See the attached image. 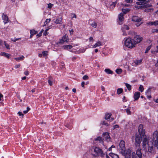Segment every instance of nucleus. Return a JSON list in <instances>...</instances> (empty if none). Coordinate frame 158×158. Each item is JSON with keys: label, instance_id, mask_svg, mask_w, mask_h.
I'll use <instances>...</instances> for the list:
<instances>
[{"label": "nucleus", "instance_id": "obj_1", "mask_svg": "<svg viewBox=\"0 0 158 158\" xmlns=\"http://www.w3.org/2000/svg\"><path fill=\"white\" fill-rule=\"evenodd\" d=\"M143 147L144 150L153 154L156 153V149L158 151V131H155L152 136L143 138Z\"/></svg>", "mask_w": 158, "mask_h": 158}, {"label": "nucleus", "instance_id": "obj_2", "mask_svg": "<svg viewBox=\"0 0 158 158\" xmlns=\"http://www.w3.org/2000/svg\"><path fill=\"white\" fill-rule=\"evenodd\" d=\"M124 143V141L123 140H121L120 141L119 144V151L123 155L125 156V158H131V152L129 149L127 150L126 153L125 154L126 148Z\"/></svg>", "mask_w": 158, "mask_h": 158}, {"label": "nucleus", "instance_id": "obj_3", "mask_svg": "<svg viewBox=\"0 0 158 158\" xmlns=\"http://www.w3.org/2000/svg\"><path fill=\"white\" fill-rule=\"evenodd\" d=\"M89 151L91 152L92 156L94 157L100 156L103 157H104L105 155V154L103 153L102 150L98 147H92Z\"/></svg>", "mask_w": 158, "mask_h": 158}, {"label": "nucleus", "instance_id": "obj_4", "mask_svg": "<svg viewBox=\"0 0 158 158\" xmlns=\"http://www.w3.org/2000/svg\"><path fill=\"white\" fill-rule=\"evenodd\" d=\"M124 46L129 48H132L135 46L133 40L131 38L126 39L124 41Z\"/></svg>", "mask_w": 158, "mask_h": 158}, {"label": "nucleus", "instance_id": "obj_5", "mask_svg": "<svg viewBox=\"0 0 158 158\" xmlns=\"http://www.w3.org/2000/svg\"><path fill=\"white\" fill-rule=\"evenodd\" d=\"M138 2H136V4L138 5H142L141 7L147 8L152 6V5L147 4V0H138Z\"/></svg>", "mask_w": 158, "mask_h": 158}, {"label": "nucleus", "instance_id": "obj_6", "mask_svg": "<svg viewBox=\"0 0 158 158\" xmlns=\"http://www.w3.org/2000/svg\"><path fill=\"white\" fill-rule=\"evenodd\" d=\"M142 154L141 152V149L139 148L136 151V153L135 152L132 153V158H142Z\"/></svg>", "mask_w": 158, "mask_h": 158}, {"label": "nucleus", "instance_id": "obj_7", "mask_svg": "<svg viewBox=\"0 0 158 158\" xmlns=\"http://www.w3.org/2000/svg\"><path fill=\"white\" fill-rule=\"evenodd\" d=\"M142 136L140 134H136L135 137V144L136 146H139L141 143V140L142 139Z\"/></svg>", "mask_w": 158, "mask_h": 158}, {"label": "nucleus", "instance_id": "obj_8", "mask_svg": "<svg viewBox=\"0 0 158 158\" xmlns=\"http://www.w3.org/2000/svg\"><path fill=\"white\" fill-rule=\"evenodd\" d=\"M142 39L143 38L139 35H135L133 39L134 45H135L137 44L140 43L142 40Z\"/></svg>", "mask_w": 158, "mask_h": 158}, {"label": "nucleus", "instance_id": "obj_9", "mask_svg": "<svg viewBox=\"0 0 158 158\" xmlns=\"http://www.w3.org/2000/svg\"><path fill=\"white\" fill-rule=\"evenodd\" d=\"M138 131L139 133V134L142 135L143 137L145 135V133L144 130L143 129V125L142 124H140L138 128Z\"/></svg>", "mask_w": 158, "mask_h": 158}, {"label": "nucleus", "instance_id": "obj_10", "mask_svg": "<svg viewBox=\"0 0 158 158\" xmlns=\"http://www.w3.org/2000/svg\"><path fill=\"white\" fill-rule=\"evenodd\" d=\"M102 136L106 141L109 142L110 141L111 138L108 132H106L103 133Z\"/></svg>", "mask_w": 158, "mask_h": 158}, {"label": "nucleus", "instance_id": "obj_11", "mask_svg": "<svg viewBox=\"0 0 158 158\" xmlns=\"http://www.w3.org/2000/svg\"><path fill=\"white\" fill-rule=\"evenodd\" d=\"M123 15L124 14L123 13H121L118 15V18L119 20L118 21V23L120 25L122 24L123 23V21L124 19Z\"/></svg>", "mask_w": 158, "mask_h": 158}, {"label": "nucleus", "instance_id": "obj_12", "mask_svg": "<svg viewBox=\"0 0 158 158\" xmlns=\"http://www.w3.org/2000/svg\"><path fill=\"white\" fill-rule=\"evenodd\" d=\"M68 36L66 35H64L62 38L60 40V43H63L64 42H68L69 41V39L67 37Z\"/></svg>", "mask_w": 158, "mask_h": 158}, {"label": "nucleus", "instance_id": "obj_13", "mask_svg": "<svg viewBox=\"0 0 158 158\" xmlns=\"http://www.w3.org/2000/svg\"><path fill=\"white\" fill-rule=\"evenodd\" d=\"M2 17L4 24H6L9 22V20L8 18L6 15L3 14Z\"/></svg>", "mask_w": 158, "mask_h": 158}, {"label": "nucleus", "instance_id": "obj_14", "mask_svg": "<svg viewBox=\"0 0 158 158\" xmlns=\"http://www.w3.org/2000/svg\"><path fill=\"white\" fill-rule=\"evenodd\" d=\"M142 20V19L137 16H133L132 18V20L133 21L139 22Z\"/></svg>", "mask_w": 158, "mask_h": 158}, {"label": "nucleus", "instance_id": "obj_15", "mask_svg": "<svg viewBox=\"0 0 158 158\" xmlns=\"http://www.w3.org/2000/svg\"><path fill=\"white\" fill-rule=\"evenodd\" d=\"M140 93L139 92H135L134 97L135 100H138L139 98Z\"/></svg>", "mask_w": 158, "mask_h": 158}, {"label": "nucleus", "instance_id": "obj_16", "mask_svg": "<svg viewBox=\"0 0 158 158\" xmlns=\"http://www.w3.org/2000/svg\"><path fill=\"white\" fill-rule=\"evenodd\" d=\"M109 155L112 158H119L118 155L117 154H114L112 152L110 153Z\"/></svg>", "mask_w": 158, "mask_h": 158}, {"label": "nucleus", "instance_id": "obj_17", "mask_svg": "<svg viewBox=\"0 0 158 158\" xmlns=\"http://www.w3.org/2000/svg\"><path fill=\"white\" fill-rule=\"evenodd\" d=\"M0 55L1 56H4L8 58H9L10 56V54L4 52H1Z\"/></svg>", "mask_w": 158, "mask_h": 158}, {"label": "nucleus", "instance_id": "obj_18", "mask_svg": "<svg viewBox=\"0 0 158 158\" xmlns=\"http://www.w3.org/2000/svg\"><path fill=\"white\" fill-rule=\"evenodd\" d=\"M62 20V18H61L57 19H56L55 23L56 24H61Z\"/></svg>", "mask_w": 158, "mask_h": 158}, {"label": "nucleus", "instance_id": "obj_19", "mask_svg": "<svg viewBox=\"0 0 158 158\" xmlns=\"http://www.w3.org/2000/svg\"><path fill=\"white\" fill-rule=\"evenodd\" d=\"M48 83L50 86H51L52 85V81L53 80L52 78L50 76L48 77Z\"/></svg>", "mask_w": 158, "mask_h": 158}, {"label": "nucleus", "instance_id": "obj_20", "mask_svg": "<svg viewBox=\"0 0 158 158\" xmlns=\"http://www.w3.org/2000/svg\"><path fill=\"white\" fill-rule=\"evenodd\" d=\"M63 47L65 49H71L73 47V46L71 45H69L64 46Z\"/></svg>", "mask_w": 158, "mask_h": 158}, {"label": "nucleus", "instance_id": "obj_21", "mask_svg": "<svg viewBox=\"0 0 158 158\" xmlns=\"http://www.w3.org/2000/svg\"><path fill=\"white\" fill-rule=\"evenodd\" d=\"M105 71L108 74H112L113 73V71L109 69H105Z\"/></svg>", "mask_w": 158, "mask_h": 158}, {"label": "nucleus", "instance_id": "obj_22", "mask_svg": "<svg viewBox=\"0 0 158 158\" xmlns=\"http://www.w3.org/2000/svg\"><path fill=\"white\" fill-rule=\"evenodd\" d=\"M24 58V57L23 56H19L18 57L15 58V59L16 60H23Z\"/></svg>", "mask_w": 158, "mask_h": 158}, {"label": "nucleus", "instance_id": "obj_23", "mask_svg": "<svg viewBox=\"0 0 158 158\" xmlns=\"http://www.w3.org/2000/svg\"><path fill=\"white\" fill-rule=\"evenodd\" d=\"M101 45V42L99 41H98V42L96 43L94 45L93 48H95L97 47H98Z\"/></svg>", "mask_w": 158, "mask_h": 158}, {"label": "nucleus", "instance_id": "obj_24", "mask_svg": "<svg viewBox=\"0 0 158 158\" xmlns=\"http://www.w3.org/2000/svg\"><path fill=\"white\" fill-rule=\"evenodd\" d=\"M95 141H98L100 143L103 142V140L102 138L100 136H98L95 139Z\"/></svg>", "mask_w": 158, "mask_h": 158}, {"label": "nucleus", "instance_id": "obj_25", "mask_svg": "<svg viewBox=\"0 0 158 158\" xmlns=\"http://www.w3.org/2000/svg\"><path fill=\"white\" fill-rule=\"evenodd\" d=\"M111 115V114H106L105 115V119L106 120L110 119Z\"/></svg>", "mask_w": 158, "mask_h": 158}, {"label": "nucleus", "instance_id": "obj_26", "mask_svg": "<svg viewBox=\"0 0 158 158\" xmlns=\"http://www.w3.org/2000/svg\"><path fill=\"white\" fill-rule=\"evenodd\" d=\"M123 89L122 88H118L117 89V92L118 94H120L123 92Z\"/></svg>", "mask_w": 158, "mask_h": 158}, {"label": "nucleus", "instance_id": "obj_27", "mask_svg": "<svg viewBox=\"0 0 158 158\" xmlns=\"http://www.w3.org/2000/svg\"><path fill=\"white\" fill-rule=\"evenodd\" d=\"M125 84L127 88L129 90H130L131 89V86L129 84L127 83H125Z\"/></svg>", "mask_w": 158, "mask_h": 158}, {"label": "nucleus", "instance_id": "obj_28", "mask_svg": "<svg viewBox=\"0 0 158 158\" xmlns=\"http://www.w3.org/2000/svg\"><path fill=\"white\" fill-rule=\"evenodd\" d=\"M142 62L141 60H137L135 61V63L136 65L140 64H141Z\"/></svg>", "mask_w": 158, "mask_h": 158}, {"label": "nucleus", "instance_id": "obj_29", "mask_svg": "<svg viewBox=\"0 0 158 158\" xmlns=\"http://www.w3.org/2000/svg\"><path fill=\"white\" fill-rule=\"evenodd\" d=\"M129 11L130 9L128 8H127L126 9H122V11L123 14H126L127 12H129Z\"/></svg>", "mask_w": 158, "mask_h": 158}, {"label": "nucleus", "instance_id": "obj_30", "mask_svg": "<svg viewBox=\"0 0 158 158\" xmlns=\"http://www.w3.org/2000/svg\"><path fill=\"white\" fill-rule=\"evenodd\" d=\"M153 10V8H146L145 9L144 11L146 12H149Z\"/></svg>", "mask_w": 158, "mask_h": 158}, {"label": "nucleus", "instance_id": "obj_31", "mask_svg": "<svg viewBox=\"0 0 158 158\" xmlns=\"http://www.w3.org/2000/svg\"><path fill=\"white\" fill-rule=\"evenodd\" d=\"M122 72V70L120 69H118L116 70V72L118 74H121Z\"/></svg>", "mask_w": 158, "mask_h": 158}, {"label": "nucleus", "instance_id": "obj_32", "mask_svg": "<svg viewBox=\"0 0 158 158\" xmlns=\"http://www.w3.org/2000/svg\"><path fill=\"white\" fill-rule=\"evenodd\" d=\"M101 123L102 125H104L106 126H109V124L107 123V122L106 121H102L101 122Z\"/></svg>", "mask_w": 158, "mask_h": 158}, {"label": "nucleus", "instance_id": "obj_33", "mask_svg": "<svg viewBox=\"0 0 158 158\" xmlns=\"http://www.w3.org/2000/svg\"><path fill=\"white\" fill-rule=\"evenodd\" d=\"M51 21L50 19H47L44 23V26H45L48 23H49Z\"/></svg>", "mask_w": 158, "mask_h": 158}, {"label": "nucleus", "instance_id": "obj_34", "mask_svg": "<svg viewBox=\"0 0 158 158\" xmlns=\"http://www.w3.org/2000/svg\"><path fill=\"white\" fill-rule=\"evenodd\" d=\"M37 33V31L34 30H30V33L32 35H34L36 34Z\"/></svg>", "mask_w": 158, "mask_h": 158}, {"label": "nucleus", "instance_id": "obj_35", "mask_svg": "<svg viewBox=\"0 0 158 158\" xmlns=\"http://www.w3.org/2000/svg\"><path fill=\"white\" fill-rule=\"evenodd\" d=\"M139 91H140L141 92H142L143 91V86L140 85L139 86Z\"/></svg>", "mask_w": 158, "mask_h": 158}, {"label": "nucleus", "instance_id": "obj_36", "mask_svg": "<svg viewBox=\"0 0 158 158\" xmlns=\"http://www.w3.org/2000/svg\"><path fill=\"white\" fill-rule=\"evenodd\" d=\"M151 88H148L147 91L146 92V94H150L151 91Z\"/></svg>", "mask_w": 158, "mask_h": 158}, {"label": "nucleus", "instance_id": "obj_37", "mask_svg": "<svg viewBox=\"0 0 158 158\" xmlns=\"http://www.w3.org/2000/svg\"><path fill=\"white\" fill-rule=\"evenodd\" d=\"M90 24L93 27H94V28H96L97 27V23H95L94 22H93L91 24Z\"/></svg>", "mask_w": 158, "mask_h": 158}, {"label": "nucleus", "instance_id": "obj_38", "mask_svg": "<svg viewBox=\"0 0 158 158\" xmlns=\"http://www.w3.org/2000/svg\"><path fill=\"white\" fill-rule=\"evenodd\" d=\"M126 112L127 114L130 115L131 114V111H130V109L129 108H127L126 109Z\"/></svg>", "mask_w": 158, "mask_h": 158}, {"label": "nucleus", "instance_id": "obj_39", "mask_svg": "<svg viewBox=\"0 0 158 158\" xmlns=\"http://www.w3.org/2000/svg\"><path fill=\"white\" fill-rule=\"evenodd\" d=\"M116 2H112V3L110 5V8L112 7V8L113 7H114L116 5Z\"/></svg>", "mask_w": 158, "mask_h": 158}, {"label": "nucleus", "instance_id": "obj_40", "mask_svg": "<svg viewBox=\"0 0 158 158\" xmlns=\"http://www.w3.org/2000/svg\"><path fill=\"white\" fill-rule=\"evenodd\" d=\"M30 110V108L29 107H27V110H24L23 111V113L24 114H27L28 112V111Z\"/></svg>", "mask_w": 158, "mask_h": 158}, {"label": "nucleus", "instance_id": "obj_41", "mask_svg": "<svg viewBox=\"0 0 158 158\" xmlns=\"http://www.w3.org/2000/svg\"><path fill=\"white\" fill-rule=\"evenodd\" d=\"M151 47L150 46H148V47L146 48V49L145 52V53H147L150 50Z\"/></svg>", "mask_w": 158, "mask_h": 158}, {"label": "nucleus", "instance_id": "obj_42", "mask_svg": "<svg viewBox=\"0 0 158 158\" xmlns=\"http://www.w3.org/2000/svg\"><path fill=\"white\" fill-rule=\"evenodd\" d=\"M48 8H52V7L53 6V5L52 4H51V3H49V4H48Z\"/></svg>", "mask_w": 158, "mask_h": 158}, {"label": "nucleus", "instance_id": "obj_43", "mask_svg": "<svg viewBox=\"0 0 158 158\" xmlns=\"http://www.w3.org/2000/svg\"><path fill=\"white\" fill-rule=\"evenodd\" d=\"M84 80H87L89 79V77L87 75L84 76L82 78Z\"/></svg>", "mask_w": 158, "mask_h": 158}, {"label": "nucleus", "instance_id": "obj_44", "mask_svg": "<svg viewBox=\"0 0 158 158\" xmlns=\"http://www.w3.org/2000/svg\"><path fill=\"white\" fill-rule=\"evenodd\" d=\"M4 43L6 47L8 49H10V47L9 45L8 44H6L5 41H4Z\"/></svg>", "mask_w": 158, "mask_h": 158}, {"label": "nucleus", "instance_id": "obj_45", "mask_svg": "<svg viewBox=\"0 0 158 158\" xmlns=\"http://www.w3.org/2000/svg\"><path fill=\"white\" fill-rule=\"evenodd\" d=\"M42 54L44 56H46L48 55L47 51H43L42 52Z\"/></svg>", "mask_w": 158, "mask_h": 158}, {"label": "nucleus", "instance_id": "obj_46", "mask_svg": "<svg viewBox=\"0 0 158 158\" xmlns=\"http://www.w3.org/2000/svg\"><path fill=\"white\" fill-rule=\"evenodd\" d=\"M127 3H131L133 2V0H124Z\"/></svg>", "mask_w": 158, "mask_h": 158}, {"label": "nucleus", "instance_id": "obj_47", "mask_svg": "<svg viewBox=\"0 0 158 158\" xmlns=\"http://www.w3.org/2000/svg\"><path fill=\"white\" fill-rule=\"evenodd\" d=\"M124 29L127 30H128L129 29V27L127 25H124L123 27Z\"/></svg>", "mask_w": 158, "mask_h": 158}, {"label": "nucleus", "instance_id": "obj_48", "mask_svg": "<svg viewBox=\"0 0 158 158\" xmlns=\"http://www.w3.org/2000/svg\"><path fill=\"white\" fill-rule=\"evenodd\" d=\"M18 114L19 115V116H22V117H23V114L22 113V112H21L20 111L19 112H18Z\"/></svg>", "mask_w": 158, "mask_h": 158}, {"label": "nucleus", "instance_id": "obj_49", "mask_svg": "<svg viewBox=\"0 0 158 158\" xmlns=\"http://www.w3.org/2000/svg\"><path fill=\"white\" fill-rule=\"evenodd\" d=\"M118 127H119L118 125H115L113 127V129L114 130L115 128H118Z\"/></svg>", "mask_w": 158, "mask_h": 158}, {"label": "nucleus", "instance_id": "obj_50", "mask_svg": "<svg viewBox=\"0 0 158 158\" xmlns=\"http://www.w3.org/2000/svg\"><path fill=\"white\" fill-rule=\"evenodd\" d=\"M21 38H15L14 40L12 39V40L14 42H15L16 41L18 40H20Z\"/></svg>", "mask_w": 158, "mask_h": 158}, {"label": "nucleus", "instance_id": "obj_51", "mask_svg": "<svg viewBox=\"0 0 158 158\" xmlns=\"http://www.w3.org/2000/svg\"><path fill=\"white\" fill-rule=\"evenodd\" d=\"M156 48L157 49L154 52L155 53H158V46H156Z\"/></svg>", "mask_w": 158, "mask_h": 158}, {"label": "nucleus", "instance_id": "obj_52", "mask_svg": "<svg viewBox=\"0 0 158 158\" xmlns=\"http://www.w3.org/2000/svg\"><path fill=\"white\" fill-rule=\"evenodd\" d=\"M101 87L102 91H105V88L104 87V86H101Z\"/></svg>", "mask_w": 158, "mask_h": 158}, {"label": "nucleus", "instance_id": "obj_53", "mask_svg": "<svg viewBox=\"0 0 158 158\" xmlns=\"http://www.w3.org/2000/svg\"><path fill=\"white\" fill-rule=\"evenodd\" d=\"M20 64H18L16 65L15 66V68H18L20 67Z\"/></svg>", "mask_w": 158, "mask_h": 158}, {"label": "nucleus", "instance_id": "obj_54", "mask_svg": "<svg viewBox=\"0 0 158 158\" xmlns=\"http://www.w3.org/2000/svg\"><path fill=\"white\" fill-rule=\"evenodd\" d=\"M147 95V98L148 99H150L151 98V96L150 95V94H146Z\"/></svg>", "mask_w": 158, "mask_h": 158}, {"label": "nucleus", "instance_id": "obj_55", "mask_svg": "<svg viewBox=\"0 0 158 158\" xmlns=\"http://www.w3.org/2000/svg\"><path fill=\"white\" fill-rule=\"evenodd\" d=\"M85 83L84 81H82V82H81V85L82 86V87H84V85H85Z\"/></svg>", "mask_w": 158, "mask_h": 158}, {"label": "nucleus", "instance_id": "obj_56", "mask_svg": "<svg viewBox=\"0 0 158 158\" xmlns=\"http://www.w3.org/2000/svg\"><path fill=\"white\" fill-rule=\"evenodd\" d=\"M24 73L26 75H27L29 74V72L27 71L24 72Z\"/></svg>", "mask_w": 158, "mask_h": 158}, {"label": "nucleus", "instance_id": "obj_57", "mask_svg": "<svg viewBox=\"0 0 158 158\" xmlns=\"http://www.w3.org/2000/svg\"><path fill=\"white\" fill-rule=\"evenodd\" d=\"M77 59V57L75 56H74L72 58V60L73 61H74Z\"/></svg>", "mask_w": 158, "mask_h": 158}, {"label": "nucleus", "instance_id": "obj_58", "mask_svg": "<svg viewBox=\"0 0 158 158\" xmlns=\"http://www.w3.org/2000/svg\"><path fill=\"white\" fill-rule=\"evenodd\" d=\"M148 24L150 25H154V22H150L148 23Z\"/></svg>", "mask_w": 158, "mask_h": 158}, {"label": "nucleus", "instance_id": "obj_59", "mask_svg": "<svg viewBox=\"0 0 158 158\" xmlns=\"http://www.w3.org/2000/svg\"><path fill=\"white\" fill-rule=\"evenodd\" d=\"M89 41H93V37H90L89 39Z\"/></svg>", "mask_w": 158, "mask_h": 158}, {"label": "nucleus", "instance_id": "obj_60", "mask_svg": "<svg viewBox=\"0 0 158 158\" xmlns=\"http://www.w3.org/2000/svg\"><path fill=\"white\" fill-rule=\"evenodd\" d=\"M3 97V95L1 93H0V101L1 100V98H2Z\"/></svg>", "mask_w": 158, "mask_h": 158}, {"label": "nucleus", "instance_id": "obj_61", "mask_svg": "<svg viewBox=\"0 0 158 158\" xmlns=\"http://www.w3.org/2000/svg\"><path fill=\"white\" fill-rule=\"evenodd\" d=\"M73 16L72 17V18H76V15L75 14H73Z\"/></svg>", "mask_w": 158, "mask_h": 158}, {"label": "nucleus", "instance_id": "obj_62", "mask_svg": "<svg viewBox=\"0 0 158 158\" xmlns=\"http://www.w3.org/2000/svg\"><path fill=\"white\" fill-rule=\"evenodd\" d=\"M72 91L73 92H76V89L75 88H73L72 89Z\"/></svg>", "mask_w": 158, "mask_h": 158}, {"label": "nucleus", "instance_id": "obj_63", "mask_svg": "<svg viewBox=\"0 0 158 158\" xmlns=\"http://www.w3.org/2000/svg\"><path fill=\"white\" fill-rule=\"evenodd\" d=\"M112 148H111V147H110L108 148V150L109 151H112Z\"/></svg>", "mask_w": 158, "mask_h": 158}, {"label": "nucleus", "instance_id": "obj_64", "mask_svg": "<svg viewBox=\"0 0 158 158\" xmlns=\"http://www.w3.org/2000/svg\"><path fill=\"white\" fill-rule=\"evenodd\" d=\"M155 66L156 67L158 66V60H157V63L155 64Z\"/></svg>", "mask_w": 158, "mask_h": 158}]
</instances>
